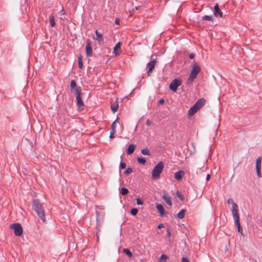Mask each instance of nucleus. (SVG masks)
Masks as SVG:
<instances>
[{"label": "nucleus", "mask_w": 262, "mask_h": 262, "mask_svg": "<svg viewBox=\"0 0 262 262\" xmlns=\"http://www.w3.org/2000/svg\"><path fill=\"white\" fill-rule=\"evenodd\" d=\"M32 206L33 209L37 213L38 217L42 220L43 223H45V213L42 204L39 202L38 200H33L32 202Z\"/></svg>", "instance_id": "1"}, {"label": "nucleus", "mask_w": 262, "mask_h": 262, "mask_svg": "<svg viewBox=\"0 0 262 262\" xmlns=\"http://www.w3.org/2000/svg\"><path fill=\"white\" fill-rule=\"evenodd\" d=\"M164 168V164L162 162H159L154 168L152 172V178L154 180H158L160 177V174Z\"/></svg>", "instance_id": "2"}, {"label": "nucleus", "mask_w": 262, "mask_h": 262, "mask_svg": "<svg viewBox=\"0 0 262 262\" xmlns=\"http://www.w3.org/2000/svg\"><path fill=\"white\" fill-rule=\"evenodd\" d=\"M200 70H201L200 67L196 63H194L193 65L192 70H191V72H190L189 77L187 80V83L188 84L192 83L193 81L196 78L198 74L200 72Z\"/></svg>", "instance_id": "3"}, {"label": "nucleus", "mask_w": 262, "mask_h": 262, "mask_svg": "<svg viewBox=\"0 0 262 262\" xmlns=\"http://www.w3.org/2000/svg\"><path fill=\"white\" fill-rule=\"evenodd\" d=\"M205 100L204 98L199 99L196 103L190 108L188 115H194L200 110L205 104Z\"/></svg>", "instance_id": "4"}, {"label": "nucleus", "mask_w": 262, "mask_h": 262, "mask_svg": "<svg viewBox=\"0 0 262 262\" xmlns=\"http://www.w3.org/2000/svg\"><path fill=\"white\" fill-rule=\"evenodd\" d=\"M205 100L204 98L199 99L196 103L190 108L188 115H194L200 110L205 104Z\"/></svg>", "instance_id": "5"}, {"label": "nucleus", "mask_w": 262, "mask_h": 262, "mask_svg": "<svg viewBox=\"0 0 262 262\" xmlns=\"http://www.w3.org/2000/svg\"><path fill=\"white\" fill-rule=\"evenodd\" d=\"M205 100L204 98L199 99L196 103L190 108L188 115H194L200 110L205 104Z\"/></svg>", "instance_id": "6"}, {"label": "nucleus", "mask_w": 262, "mask_h": 262, "mask_svg": "<svg viewBox=\"0 0 262 262\" xmlns=\"http://www.w3.org/2000/svg\"><path fill=\"white\" fill-rule=\"evenodd\" d=\"M10 228L14 230V234L16 236H19L23 234V229L19 223H13L10 225Z\"/></svg>", "instance_id": "7"}, {"label": "nucleus", "mask_w": 262, "mask_h": 262, "mask_svg": "<svg viewBox=\"0 0 262 262\" xmlns=\"http://www.w3.org/2000/svg\"><path fill=\"white\" fill-rule=\"evenodd\" d=\"M182 82L181 80L175 79L172 80L169 85V89L173 92H175L177 91L178 88L181 85Z\"/></svg>", "instance_id": "8"}, {"label": "nucleus", "mask_w": 262, "mask_h": 262, "mask_svg": "<svg viewBox=\"0 0 262 262\" xmlns=\"http://www.w3.org/2000/svg\"><path fill=\"white\" fill-rule=\"evenodd\" d=\"M232 209L231 210L232 214L234 219V222L239 221V216L238 214V206L236 203L233 204Z\"/></svg>", "instance_id": "9"}, {"label": "nucleus", "mask_w": 262, "mask_h": 262, "mask_svg": "<svg viewBox=\"0 0 262 262\" xmlns=\"http://www.w3.org/2000/svg\"><path fill=\"white\" fill-rule=\"evenodd\" d=\"M85 52L88 56L92 55L93 50L91 47V41L89 39L86 40Z\"/></svg>", "instance_id": "10"}, {"label": "nucleus", "mask_w": 262, "mask_h": 262, "mask_svg": "<svg viewBox=\"0 0 262 262\" xmlns=\"http://www.w3.org/2000/svg\"><path fill=\"white\" fill-rule=\"evenodd\" d=\"M214 14L215 16H219L220 18L223 17V12L220 9L218 4H216L214 6Z\"/></svg>", "instance_id": "11"}, {"label": "nucleus", "mask_w": 262, "mask_h": 262, "mask_svg": "<svg viewBox=\"0 0 262 262\" xmlns=\"http://www.w3.org/2000/svg\"><path fill=\"white\" fill-rule=\"evenodd\" d=\"M76 99L77 101V104L79 106L83 105V102L81 97V91L77 90Z\"/></svg>", "instance_id": "12"}, {"label": "nucleus", "mask_w": 262, "mask_h": 262, "mask_svg": "<svg viewBox=\"0 0 262 262\" xmlns=\"http://www.w3.org/2000/svg\"><path fill=\"white\" fill-rule=\"evenodd\" d=\"M184 174L185 172L184 171L180 170L174 173V178L178 181H181L182 177L184 176Z\"/></svg>", "instance_id": "13"}, {"label": "nucleus", "mask_w": 262, "mask_h": 262, "mask_svg": "<svg viewBox=\"0 0 262 262\" xmlns=\"http://www.w3.org/2000/svg\"><path fill=\"white\" fill-rule=\"evenodd\" d=\"M96 35L97 36L96 40L98 42L99 44H102L103 43V37L102 36V34L99 32L98 30H96L95 31Z\"/></svg>", "instance_id": "14"}, {"label": "nucleus", "mask_w": 262, "mask_h": 262, "mask_svg": "<svg viewBox=\"0 0 262 262\" xmlns=\"http://www.w3.org/2000/svg\"><path fill=\"white\" fill-rule=\"evenodd\" d=\"M156 64V60L155 59H153L151 60L149 63L147 64V67H148V71L147 73H149V72H151L153 69L155 68Z\"/></svg>", "instance_id": "15"}, {"label": "nucleus", "mask_w": 262, "mask_h": 262, "mask_svg": "<svg viewBox=\"0 0 262 262\" xmlns=\"http://www.w3.org/2000/svg\"><path fill=\"white\" fill-rule=\"evenodd\" d=\"M156 208L159 212L161 216H163L165 214L164 209L161 204H157L156 205Z\"/></svg>", "instance_id": "16"}, {"label": "nucleus", "mask_w": 262, "mask_h": 262, "mask_svg": "<svg viewBox=\"0 0 262 262\" xmlns=\"http://www.w3.org/2000/svg\"><path fill=\"white\" fill-rule=\"evenodd\" d=\"M163 200L165 202L170 206L172 205V203L170 200V196L166 193H164L162 196Z\"/></svg>", "instance_id": "17"}, {"label": "nucleus", "mask_w": 262, "mask_h": 262, "mask_svg": "<svg viewBox=\"0 0 262 262\" xmlns=\"http://www.w3.org/2000/svg\"><path fill=\"white\" fill-rule=\"evenodd\" d=\"M121 46V42H118L114 48V53L116 56H118L120 54V52L119 51Z\"/></svg>", "instance_id": "18"}, {"label": "nucleus", "mask_w": 262, "mask_h": 262, "mask_svg": "<svg viewBox=\"0 0 262 262\" xmlns=\"http://www.w3.org/2000/svg\"><path fill=\"white\" fill-rule=\"evenodd\" d=\"M70 87H71V90L72 92H73L74 88H75L76 89V93H77V90L81 91L80 89V88L77 86L76 85V82L74 80H72L70 84Z\"/></svg>", "instance_id": "19"}, {"label": "nucleus", "mask_w": 262, "mask_h": 262, "mask_svg": "<svg viewBox=\"0 0 262 262\" xmlns=\"http://www.w3.org/2000/svg\"><path fill=\"white\" fill-rule=\"evenodd\" d=\"M111 110L113 113H115L118 108V103L117 101H115L114 102L111 104Z\"/></svg>", "instance_id": "20"}, {"label": "nucleus", "mask_w": 262, "mask_h": 262, "mask_svg": "<svg viewBox=\"0 0 262 262\" xmlns=\"http://www.w3.org/2000/svg\"><path fill=\"white\" fill-rule=\"evenodd\" d=\"M135 146L134 144H130L127 148V154L128 155H131L133 154L135 150Z\"/></svg>", "instance_id": "21"}, {"label": "nucleus", "mask_w": 262, "mask_h": 262, "mask_svg": "<svg viewBox=\"0 0 262 262\" xmlns=\"http://www.w3.org/2000/svg\"><path fill=\"white\" fill-rule=\"evenodd\" d=\"M185 214V210L182 209L177 214V217L180 219H182L184 217Z\"/></svg>", "instance_id": "22"}, {"label": "nucleus", "mask_w": 262, "mask_h": 262, "mask_svg": "<svg viewBox=\"0 0 262 262\" xmlns=\"http://www.w3.org/2000/svg\"><path fill=\"white\" fill-rule=\"evenodd\" d=\"M49 19L50 21V24L52 27H54L55 26V22L54 20V17L53 15H51L49 16Z\"/></svg>", "instance_id": "23"}, {"label": "nucleus", "mask_w": 262, "mask_h": 262, "mask_svg": "<svg viewBox=\"0 0 262 262\" xmlns=\"http://www.w3.org/2000/svg\"><path fill=\"white\" fill-rule=\"evenodd\" d=\"M235 225L237 226V231L238 232H241V234L242 235H243V232H242V228L241 227V225H240V222H239V221H238V222H237L236 221H235Z\"/></svg>", "instance_id": "24"}, {"label": "nucleus", "mask_w": 262, "mask_h": 262, "mask_svg": "<svg viewBox=\"0 0 262 262\" xmlns=\"http://www.w3.org/2000/svg\"><path fill=\"white\" fill-rule=\"evenodd\" d=\"M123 252L127 255L129 257H132L133 256V254L128 249H123Z\"/></svg>", "instance_id": "25"}, {"label": "nucleus", "mask_w": 262, "mask_h": 262, "mask_svg": "<svg viewBox=\"0 0 262 262\" xmlns=\"http://www.w3.org/2000/svg\"><path fill=\"white\" fill-rule=\"evenodd\" d=\"M256 169L257 177L258 178H261L262 177V174L261 173V166H256Z\"/></svg>", "instance_id": "26"}, {"label": "nucleus", "mask_w": 262, "mask_h": 262, "mask_svg": "<svg viewBox=\"0 0 262 262\" xmlns=\"http://www.w3.org/2000/svg\"><path fill=\"white\" fill-rule=\"evenodd\" d=\"M168 258V256L166 255L165 254H162L159 260V262H165L167 259Z\"/></svg>", "instance_id": "27"}, {"label": "nucleus", "mask_w": 262, "mask_h": 262, "mask_svg": "<svg viewBox=\"0 0 262 262\" xmlns=\"http://www.w3.org/2000/svg\"><path fill=\"white\" fill-rule=\"evenodd\" d=\"M128 192H129L128 190L126 188H125V187L121 188V190H120V193L123 195H126L128 193Z\"/></svg>", "instance_id": "28"}, {"label": "nucleus", "mask_w": 262, "mask_h": 262, "mask_svg": "<svg viewBox=\"0 0 262 262\" xmlns=\"http://www.w3.org/2000/svg\"><path fill=\"white\" fill-rule=\"evenodd\" d=\"M141 153L142 154L144 155H150V152L148 150V149H147V148H144V149H142L141 150Z\"/></svg>", "instance_id": "29"}, {"label": "nucleus", "mask_w": 262, "mask_h": 262, "mask_svg": "<svg viewBox=\"0 0 262 262\" xmlns=\"http://www.w3.org/2000/svg\"><path fill=\"white\" fill-rule=\"evenodd\" d=\"M117 119H118V118H117L116 119V120L114 121L113 122V123H112V124L111 125V132L113 131V132H116V129H115L116 128V123L117 122Z\"/></svg>", "instance_id": "30"}, {"label": "nucleus", "mask_w": 262, "mask_h": 262, "mask_svg": "<svg viewBox=\"0 0 262 262\" xmlns=\"http://www.w3.org/2000/svg\"><path fill=\"white\" fill-rule=\"evenodd\" d=\"M203 20H206L209 21H213V17L211 15H205L203 17Z\"/></svg>", "instance_id": "31"}, {"label": "nucleus", "mask_w": 262, "mask_h": 262, "mask_svg": "<svg viewBox=\"0 0 262 262\" xmlns=\"http://www.w3.org/2000/svg\"><path fill=\"white\" fill-rule=\"evenodd\" d=\"M78 61L79 68L80 69H82L83 67V62H82V59L81 56H80L78 57Z\"/></svg>", "instance_id": "32"}, {"label": "nucleus", "mask_w": 262, "mask_h": 262, "mask_svg": "<svg viewBox=\"0 0 262 262\" xmlns=\"http://www.w3.org/2000/svg\"><path fill=\"white\" fill-rule=\"evenodd\" d=\"M137 160L138 163L141 164H145L146 163V160L143 158H138Z\"/></svg>", "instance_id": "33"}, {"label": "nucleus", "mask_w": 262, "mask_h": 262, "mask_svg": "<svg viewBox=\"0 0 262 262\" xmlns=\"http://www.w3.org/2000/svg\"><path fill=\"white\" fill-rule=\"evenodd\" d=\"M261 157H258L256 160V166H261Z\"/></svg>", "instance_id": "34"}, {"label": "nucleus", "mask_w": 262, "mask_h": 262, "mask_svg": "<svg viewBox=\"0 0 262 262\" xmlns=\"http://www.w3.org/2000/svg\"><path fill=\"white\" fill-rule=\"evenodd\" d=\"M176 195L180 200L183 201L184 200V196L180 191H177L176 192Z\"/></svg>", "instance_id": "35"}, {"label": "nucleus", "mask_w": 262, "mask_h": 262, "mask_svg": "<svg viewBox=\"0 0 262 262\" xmlns=\"http://www.w3.org/2000/svg\"><path fill=\"white\" fill-rule=\"evenodd\" d=\"M138 211V210L137 208H133L130 210V213L132 215L135 216L137 214Z\"/></svg>", "instance_id": "36"}, {"label": "nucleus", "mask_w": 262, "mask_h": 262, "mask_svg": "<svg viewBox=\"0 0 262 262\" xmlns=\"http://www.w3.org/2000/svg\"><path fill=\"white\" fill-rule=\"evenodd\" d=\"M133 172V169L130 167H128L125 171V174L128 175Z\"/></svg>", "instance_id": "37"}, {"label": "nucleus", "mask_w": 262, "mask_h": 262, "mask_svg": "<svg viewBox=\"0 0 262 262\" xmlns=\"http://www.w3.org/2000/svg\"><path fill=\"white\" fill-rule=\"evenodd\" d=\"M120 167L122 169H125L126 167V164L124 162H121Z\"/></svg>", "instance_id": "38"}, {"label": "nucleus", "mask_w": 262, "mask_h": 262, "mask_svg": "<svg viewBox=\"0 0 262 262\" xmlns=\"http://www.w3.org/2000/svg\"><path fill=\"white\" fill-rule=\"evenodd\" d=\"M227 203L229 204H231L232 206H233V204L235 203L233 202V200L232 198H229L227 200Z\"/></svg>", "instance_id": "39"}, {"label": "nucleus", "mask_w": 262, "mask_h": 262, "mask_svg": "<svg viewBox=\"0 0 262 262\" xmlns=\"http://www.w3.org/2000/svg\"><path fill=\"white\" fill-rule=\"evenodd\" d=\"M152 123V120H150V119H147L146 121V124L147 125V126H149L150 125H151Z\"/></svg>", "instance_id": "40"}, {"label": "nucleus", "mask_w": 262, "mask_h": 262, "mask_svg": "<svg viewBox=\"0 0 262 262\" xmlns=\"http://www.w3.org/2000/svg\"><path fill=\"white\" fill-rule=\"evenodd\" d=\"M115 133V132H113V131L110 132V139H113L114 138V134Z\"/></svg>", "instance_id": "41"}, {"label": "nucleus", "mask_w": 262, "mask_h": 262, "mask_svg": "<svg viewBox=\"0 0 262 262\" xmlns=\"http://www.w3.org/2000/svg\"><path fill=\"white\" fill-rule=\"evenodd\" d=\"M137 203L138 205H142L143 202L139 199H137Z\"/></svg>", "instance_id": "42"}, {"label": "nucleus", "mask_w": 262, "mask_h": 262, "mask_svg": "<svg viewBox=\"0 0 262 262\" xmlns=\"http://www.w3.org/2000/svg\"><path fill=\"white\" fill-rule=\"evenodd\" d=\"M181 262H189V261L187 258L182 257L181 259Z\"/></svg>", "instance_id": "43"}, {"label": "nucleus", "mask_w": 262, "mask_h": 262, "mask_svg": "<svg viewBox=\"0 0 262 262\" xmlns=\"http://www.w3.org/2000/svg\"><path fill=\"white\" fill-rule=\"evenodd\" d=\"M65 13L63 8H62L61 10L59 12V14L60 15H63Z\"/></svg>", "instance_id": "44"}, {"label": "nucleus", "mask_w": 262, "mask_h": 262, "mask_svg": "<svg viewBox=\"0 0 262 262\" xmlns=\"http://www.w3.org/2000/svg\"><path fill=\"white\" fill-rule=\"evenodd\" d=\"M164 103V100L163 99H160L159 101V103L160 104H163Z\"/></svg>", "instance_id": "45"}, {"label": "nucleus", "mask_w": 262, "mask_h": 262, "mask_svg": "<svg viewBox=\"0 0 262 262\" xmlns=\"http://www.w3.org/2000/svg\"><path fill=\"white\" fill-rule=\"evenodd\" d=\"M210 179V175L209 174H208L206 177V180L207 181H209Z\"/></svg>", "instance_id": "46"}, {"label": "nucleus", "mask_w": 262, "mask_h": 262, "mask_svg": "<svg viewBox=\"0 0 262 262\" xmlns=\"http://www.w3.org/2000/svg\"><path fill=\"white\" fill-rule=\"evenodd\" d=\"M163 227H164V226H163V225L162 224H159V225H158V228L159 229H161V228H163Z\"/></svg>", "instance_id": "47"}, {"label": "nucleus", "mask_w": 262, "mask_h": 262, "mask_svg": "<svg viewBox=\"0 0 262 262\" xmlns=\"http://www.w3.org/2000/svg\"><path fill=\"white\" fill-rule=\"evenodd\" d=\"M194 57V54L191 53V54H190L189 55V58H191V59L193 58Z\"/></svg>", "instance_id": "48"}, {"label": "nucleus", "mask_w": 262, "mask_h": 262, "mask_svg": "<svg viewBox=\"0 0 262 262\" xmlns=\"http://www.w3.org/2000/svg\"><path fill=\"white\" fill-rule=\"evenodd\" d=\"M119 22H120V20H119L118 18H117V19L115 20V23H116V24L119 25Z\"/></svg>", "instance_id": "49"}, {"label": "nucleus", "mask_w": 262, "mask_h": 262, "mask_svg": "<svg viewBox=\"0 0 262 262\" xmlns=\"http://www.w3.org/2000/svg\"><path fill=\"white\" fill-rule=\"evenodd\" d=\"M167 235L169 237L170 236V232L169 231V230L168 229H167Z\"/></svg>", "instance_id": "50"}, {"label": "nucleus", "mask_w": 262, "mask_h": 262, "mask_svg": "<svg viewBox=\"0 0 262 262\" xmlns=\"http://www.w3.org/2000/svg\"><path fill=\"white\" fill-rule=\"evenodd\" d=\"M73 91H75V92H76V89H75V88H74V90H73Z\"/></svg>", "instance_id": "51"}, {"label": "nucleus", "mask_w": 262, "mask_h": 262, "mask_svg": "<svg viewBox=\"0 0 262 262\" xmlns=\"http://www.w3.org/2000/svg\"><path fill=\"white\" fill-rule=\"evenodd\" d=\"M73 91H75V92H76V89H75V88H74V90H73Z\"/></svg>", "instance_id": "52"}]
</instances>
